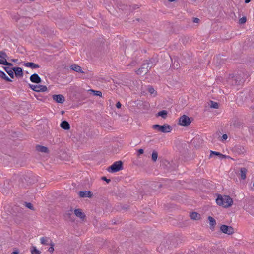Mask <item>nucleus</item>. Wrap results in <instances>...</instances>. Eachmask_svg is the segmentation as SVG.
<instances>
[{"label": "nucleus", "instance_id": "f257e3e1", "mask_svg": "<svg viewBox=\"0 0 254 254\" xmlns=\"http://www.w3.org/2000/svg\"><path fill=\"white\" fill-rule=\"evenodd\" d=\"M249 74L245 71H240L235 76L229 78V82L232 85H240L243 84L249 77Z\"/></svg>", "mask_w": 254, "mask_h": 254}, {"label": "nucleus", "instance_id": "f03ea898", "mask_svg": "<svg viewBox=\"0 0 254 254\" xmlns=\"http://www.w3.org/2000/svg\"><path fill=\"white\" fill-rule=\"evenodd\" d=\"M216 202L218 205L222 206L224 208H228L232 205L233 201L229 195L222 196L218 194L216 199Z\"/></svg>", "mask_w": 254, "mask_h": 254}, {"label": "nucleus", "instance_id": "7ed1b4c3", "mask_svg": "<svg viewBox=\"0 0 254 254\" xmlns=\"http://www.w3.org/2000/svg\"><path fill=\"white\" fill-rule=\"evenodd\" d=\"M152 128L154 129L157 130L158 131L163 133H169L170 132L172 129V127L171 126L168 124H164L163 125H160L158 124L153 125Z\"/></svg>", "mask_w": 254, "mask_h": 254}, {"label": "nucleus", "instance_id": "20e7f679", "mask_svg": "<svg viewBox=\"0 0 254 254\" xmlns=\"http://www.w3.org/2000/svg\"><path fill=\"white\" fill-rule=\"evenodd\" d=\"M123 169V163L122 161H118L114 162L107 169L109 172L115 173Z\"/></svg>", "mask_w": 254, "mask_h": 254}, {"label": "nucleus", "instance_id": "39448f33", "mask_svg": "<svg viewBox=\"0 0 254 254\" xmlns=\"http://www.w3.org/2000/svg\"><path fill=\"white\" fill-rule=\"evenodd\" d=\"M150 69L151 68L148 66L146 63L144 61L141 67L136 71V73L137 75H144L147 73Z\"/></svg>", "mask_w": 254, "mask_h": 254}, {"label": "nucleus", "instance_id": "423d86ee", "mask_svg": "<svg viewBox=\"0 0 254 254\" xmlns=\"http://www.w3.org/2000/svg\"><path fill=\"white\" fill-rule=\"evenodd\" d=\"M191 123V119L186 115L181 116L179 119V124L182 126H188Z\"/></svg>", "mask_w": 254, "mask_h": 254}, {"label": "nucleus", "instance_id": "0eeeda50", "mask_svg": "<svg viewBox=\"0 0 254 254\" xmlns=\"http://www.w3.org/2000/svg\"><path fill=\"white\" fill-rule=\"evenodd\" d=\"M29 87L32 90L37 92H45L47 90V87L45 85H33L29 84Z\"/></svg>", "mask_w": 254, "mask_h": 254}, {"label": "nucleus", "instance_id": "6e6552de", "mask_svg": "<svg viewBox=\"0 0 254 254\" xmlns=\"http://www.w3.org/2000/svg\"><path fill=\"white\" fill-rule=\"evenodd\" d=\"M220 230L223 233L227 235H232L234 233V229L233 227L226 225H222L220 226Z\"/></svg>", "mask_w": 254, "mask_h": 254}, {"label": "nucleus", "instance_id": "1a4fd4ad", "mask_svg": "<svg viewBox=\"0 0 254 254\" xmlns=\"http://www.w3.org/2000/svg\"><path fill=\"white\" fill-rule=\"evenodd\" d=\"M185 239L181 235H177L173 236L171 239L172 242V246L176 247L179 244L182 243L184 241Z\"/></svg>", "mask_w": 254, "mask_h": 254}, {"label": "nucleus", "instance_id": "9d476101", "mask_svg": "<svg viewBox=\"0 0 254 254\" xmlns=\"http://www.w3.org/2000/svg\"><path fill=\"white\" fill-rule=\"evenodd\" d=\"M53 99L57 103L62 104L65 101L64 97L62 94H55L52 96Z\"/></svg>", "mask_w": 254, "mask_h": 254}, {"label": "nucleus", "instance_id": "9b49d317", "mask_svg": "<svg viewBox=\"0 0 254 254\" xmlns=\"http://www.w3.org/2000/svg\"><path fill=\"white\" fill-rule=\"evenodd\" d=\"M13 70L14 72V74H15V76L17 78L23 77V72L22 69L21 67H13Z\"/></svg>", "mask_w": 254, "mask_h": 254}, {"label": "nucleus", "instance_id": "f8f14e48", "mask_svg": "<svg viewBox=\"0 0 254 254\" xmlns=\"http://www.w3.org/2000/svg\"><path fill=\"white\" fill-rule=\"evenodd\" d=\"M30 80L32 82L37 84L40 83L42 81L41 78L36 73L32 74L30 77Z\"/></svg>", "mask_w": 254, "mask_h": 254}, {"label": "nucleus", "instance_id": "ddd939ff", "mask_svg": "<svg viewBox=\"0 0 254 254\" xmlns=\"http://www.w3.org/2000/svg\"><path fill=\"white\" fill-rule=\"evenodd\" d=\"M78 195L80 197L84 198V197H88V198H91L93 196V193L91 191H80L78 192Z\"/></svg>", "mask_w": 254, "mask_h": 254}, {"label": "nucleus", "instance_id": "4468645a", "mask_svg": "<svg viewBox=\"0 0 254 254\" xmlns=\"http://www.w3.org/2000/svg\"><path fill=\"white\" fill-rule=\"evenodd\" d=\"M182 63L183 64H187L188 63L190 62V55L187 53H184L181 57Z\"/></svg>", "mask_w": 254, "mask_h": 254}, {"label": "nucleus", "instance_id": "2eb2a0df", "mask_svg": "<svg viewBox=\"0 0 254 254\" xmlns=\"http://www.w3.org/2000/svg\"><path fill=\"white\" fill-rule=\"evenodd\" d=\"M144 61L146 63L148 66L150 67V68L154 66L157 62V60H156V59L153 57L148 60H146Z\"/></svg>", "mask_w": 254, "mask_h": 254}, {"label": "nucleus", "instance_id": "dca6fc26", "mask_svg": "<svg viewBox=\"0 0 254 254\" xmlns=\"http://www.w3.org/2000/svg\"><path fill=\"white\" fill-rule=\"evenodd\" d=\"M167 164H165L169 171H172L177 168L178 165L173 162L166 161Z\"/></svg>", "mask_w": 254, "mask_h": 254}, {"label": "nucleus", "instance_id": "f3484780", "mask_svg": "<svg viewBox=\"0 0 254 254\" xmlns=\"http://www.w3.org/2000/svg\"><path fill=\"white\" fill-rule=\"evenodd\" d=\"M74 213L77 217H79L82 220H84L86 217V215L83 212H82V210L80 209H75Z\"/></svg>", "mask_w": 254, "mask_h": 254}, {"label": "nucleus", "instance_id": "a211bd4d", "mask_svg": "<svg viewBox=\"0 0 254 254\" xmlns=\"http://www.w3.org/2000/svg\"><path fill=\"white\" fill-rule=\"evenodd\" d=\"M36 149L38 152H41L42 153H48L49 152V149L47 147L40 145H37L36 146Z\"/></svg>", "mask_w": 254, "mask_h": 254}, {"label": "nucleus", "instance_id": "6ab92c4d", "mask_svg": "<svg viewBox=\"0 0 254 254\" xmlns=\"http://www.w3.org/2000/svg\"><path fill=\"white\" fill-rule=\"evenodd\" d=\"M23 65L26 67H30L32 69H35L40 67V66L38 64H37L33 62L24 63Z\"/></svg>", "mask_w": 254, "mask_h": 254}, {"label": "nucleus", "instance_id": "aec40b11", "mask_svg": "<svg viewBox=\"0 0 254 254\" xmlns=\"http://www.w3.org/2000/svg\"><path fill=\"white\" fill-rule=\"evenodd\" d=\"M70 68L71 69L77 72L84 73V72L82 71L81 67L75 64H73L70 65Z\"/></svg>", "mask_w": 254, "mask_h": 254}, {"label": "nucleus", "instance_id": "412c9836", "mask_svg": "<svg viewBox=\"0 0 254 254\" xmlns=\"http://www.w3.org/2000/svg\"><path fill=\"white\" fill-rule=\"evenodd\" d=\"M60 127L62 128L64 130H69L70 128V126L69 123L66 121H63L61 124Z\"/></svg>", "mask_w": 254, "mask_h": 254}, {"label": "nucleus", "instance_id": "4be33fe9", "mask_svg": "<svg viewBox=\"0 0 254 254\" xmlns=\"http://www.w3.org/2000/svg\"><path fill=\"white\" fill-rule=\"evenodd\" d=\"M2 67L11 78H14V75L13 67L12 68H10L8 66H3Z\"/></svg>", "mask_w": 254, "mask_h": 254}, {"label": "nucleus", "instance_id": "5701e85b", "mask_svg": "<svg viewBox=\"0 0 254 254\" xmlns=\"http://www.w3.org/2000/svg\"><path fill=\"white\" fill-rule=\"evenodd\" d=\"M41 243L44 245H50L49 243L53 242L52 240L48 237H42L40 239Z\"/></svg>", "mask_w": 254, "mask_h": 254}, {"label": "nucleus", "instance_id": "b1692460", "mask_svg": "<svg viewBox=\"0 0 254 254\" xmlns=\"http://www.w3.org/2000/svg\"><path fill=\"white\" fill-rule=\"evenodd\" d=\"M208 219L209 221V224L210 226V229L213 231L214 230V227L216 225V220L214 218L211 216H209L208 217Z\"/></svg>", "mask_w": 254, "mask_h": 254}, {"label": "nucleus", "instance_id": "393cba45", "mask_svg": "<svg viewBox=\"0 0 254 254\" xmlns=\"http://www.w3.org/2000/svg\"><path fill=\"white\" fill-rule=\"evenodd\" d=\"M121 9H122L123 10H128L129 11V12H130V11L131 12H132L133 10H135L137 8H138V6L137 5H135L133 6V8L132 9H131V6H127V5H126V6H121Z\"/></svg>", "mask_w": 254, "mask_h": 254}, {"label": "nucleus", "instance_id": "a878e982", "mask_svg": "<svg viewBox=\"0 0 254 254\" xmlns=\"http://www.w3.org/2000/svg\"><path fill=\"white\" fill-rule=\"evenodd\" d=\"M212 155H216V156H219V157L221 159H223V158H226L227 157H229L228 156H226V155H223L221 153H220V152H216V151H211L210 152V157H212Z\"/></svg>", "mask_w": 254, "mask_h": 254}, {"label": "nucleus", "instance_id": "bb28decb", "mask_svg": "<svg viewBox=\"0 0 254 254\" xmlns=\"http://www.w3.org/2000/svg\"><path fill=\"white\" fill-rule=\"evenodd\" d=\"M0 77L5 80L7 82H12V80L9 78L6 74L2 71L0 70Z\"/></svg>", "mask_w": 254, "mask_h": 254}, {"label": "nucleus", "instance_id": "cd10ccee", "mask_svg": "<svg viewBox=\"0 0 254 254\" xmlns=\"http://www.w3.org/2000/svg\"><path fill=\"white\" fill-rule=\"evenodd\" d=\"M190 216L193 220H197L200 218V215L197 212H192L190 214Z\"/></svg>", "mask_w": 254, "mask_h": 254}, {"label": "nucleus", "instance_id": "c85d7f7f", "mask_svg": "<svg viewBox=\"0 0 254 254\" xmlns=\"http://www.w3.org/2000/svg\"><path fill=\"white\" fill-rule=\"evenodd\" d=\"M247 172V169L245 168H240V172H241V178L243 180H244L246 178V173Z\"/></svg>", "mask_w": 254, "mask_h": 254}, {"label": "nucleus", "instance_id": "c756f323", "mask_svg": "<svg viewBox=\"0 0 254 254\" xmlns=\"http://www.w3.org/2000/svg\"><path fill=\"white\" fill-rule=\"evenodd\" d=\"M168 112L166 110H162L157 114V116H160L163 119H165L167 116Z\"/></svg>", "mask_w": 254, "mask_h": 254}, {"label": "nucleus", "instance_id": "7c9ffc66", "mask_svg": "<svg viewBox=\"0 0 254 254\" xmlns=\"http://www.w3.org/2000/svg\"><path fill=\"white\" fill-rule=\"evenodd\" d=\"M172 67L175 69H178L180 67V64L177 60L174 59V61L172 64Z\"/></svg>", "mask_w": 254, "mask_h": 254}, {"label": "nucleus", "instance_id": "2f4dec72", "mask_svg": "<svg viewBox=\"0 0 254 254\" xmlns=\"http://www.w3.org/2000/svg\"><path fill=\"white\" fill-rule=\"evenodd\" d=\"M8 57L6 53L4 51H0V58L3 60H6V59L8 58Z\"/></svg>", "mask_w": 254, "mask_h": 254}, {"label": "nucleus", "instance_id": "473e14b6", "mask_svg": "<svg viewBox=\"0 0 254 254\" xmlns=\"http://www.w3.org/2000/svg\"><path fill=\"white\" fill-rule=\"evenodd\" d=\"M89 92H92L93 93V95L97 96H102V92L100 91H96L93 89H90L89 90Z\"/></svg>", "mask_w": 254, "mask_h": 254}, {"label": "nucleus", "instance_id": "72a5a7b5", "mask_svg": "<svg viewBox=\"0 0 254 254\" xmlns=\"http://www.w3.org/2000/svg\"><path fill=\"white\" fill-rule=\"evenodd\" d=\"M210 106L212 108L218 109L219 108V104L218 103H217L216 102L211 101Z\"/></svg>", "mask_w": 254, "mask_h": 254}, {"label": "nucleus", "instance_id": "f704fd0d", "mask_svg": "<svg viewBox=\"0 0 254 254\" xmlns=\"http://www.w3.org/2000/svg\"><path fill=\"white\" fill-rule=\"evenodd\" d=\"M152 160L153 161L155 162L158 157V153L156 151H153L152 154Z\"/></svg>", "mask_w": 254, "mask_h": 254}, {"label": "nucleus", "instance_id": "c9c22d12", "mask_svg": "<svg viewBox=\"0 0 254 254\" xmlns=\"http://www.w3.org/2000/svg\"><path fill=\"white\" fill-rule=\"evenodd\" d=\"M147 90L151 94H154L155 95L157 94L156 91H155L152 86L148 87Z\"/></svg>", "mask_w": 254, "mask_h": 254}, {"label": "nucleus", "instance_id": "e433bc0d", "mask_svg": "<svg viewBox=\"0 0 254 254\" xmlns=\"http://www.w3.org/2000/svg\"><path fill=\"white\" fill-rule=\"evenodd\" d=\"M40 253L41 252L35 247H32V249L31 250L32 254H40Z\"/></svg>", "mask_w": 254, "mask_h": 254}, {"label": "nucleus", "instance_id": "4c0bfd02", "mask_svg": "<svg viewBox=\"0 0 254 254\" xmlns=\"http://www.w3.org/2000/svg\"><path fill=\"white\" fill-rule=\"evenodd\" d=\"M49 244H50V247L49 248L48 251L50 253H52L54 251V246L55 245V244L53 242H51V243H49Z\"/></svg>", "mask_w": 254, "mask_h": 254}, {"label": "nucleus", "instance_id": "58836bf2", "mask_svg": "<svg viewBox=\"0 0 254 254\" xmlns=\"http://www.w3.org/2000/svg\"><path fill=\"white\" fill-rule=\"evenodd\" d=\"M1 64L9 66H13V64L12 63L8 62L6 60H3Z\"/></svg>", "mask_w": 254, "mask_h": 254}, {"label": "nucleus", "instance_id": "ea45409f", "mask_svg": "<svg viewBox=\"0 0 254 254\" xmlns=\"http://www.w3.org/2000/svg\"><path fill=\"white\" fill-rule=\"evenodd\" d=\"M12 18L15 20L16 21H18L20 18V16L18 14H15V15H12Z\"/></svg>", "mask_w": 254, "mask_h": 254}, {"label": "nucleus", "instance_id": "a19ab883", "mask_svg": "<svg viewBox=\"0 0 254 254\" xmlns=\"http://www.w3.org/2000/svg\"><path fill=\"white\" fill-rule=\"evenodd\" d=\"M25 206L31 210H34V207L31 203L25 202Z\"/></svg>", "mask_w": 254, "mask_h": 254}, {"label": "nucleus", "instance_id": "79ce46f5", "mask_svg": "<svg viewBox=\"0 0 254 254\" xmlns=\"http://www.w3.org/2000/svg\"><path fill=\"white\" fill-rule=\"evenodd\" d=\"M247 21L246 17L243 16L239 19V23L243 24L246 23Z\"/></svg>", "mask_w": 254, "mask_h": 254}, {"label": "nucleus", "instance_id": "37998d69", "mask_svg": "<svg viewBox=\"0 0 254 254\" xmlns=\"http://www.w3.org/2000/svg\"><path fill=\"white\" fill-rule=\"evenodd\" d=\"M72 210L71 209L69 211H68L66 213H65V217H68L69 219H71V215H72Z\"/></svg>", "mask_w": 254, "mask_h": 254}, {"label": "nucleus", "instance_id": "c03bdc74", "mask_svg": "<svg viewBox=\"0 0 254 254\" xmlns=\"http://www.w3.org/2000/svg\"><path fill=\"white\" fill-rule=\"evenodd\" d=\"M102 180L105 181L107 183H109L111 182V180L107 179L106 177L103 176L101 178Z\"/></svg>", "mask_w": 254, "mask_h": 254}, {"label": "nucleus", "instance_id": "a18cd8bd", "mask_svg": "<svg viewBox=\"0 0 254 254\" xmlns=\"http://www.w3.org/2000/svg\"><path fill=\"white\" fill-rule=\"evenodd\" d=\"M144 152V150L143 149H139L138 150V151H137V153H138V155H140L141 154H142Z\"/></svg>", "mask_w": 254, "mask_h": 254}, {"label": "nucleus", "instance_id": "49530a36", "mask_svg": "<svg viewBox=\"0 0 254 254\" xmlns=\"http://www.w3.org/2000/svg\"><path fill=\"white\" fill-rule=\"evenodd\" d=\"M192 21L194 23H198L200 21V20L198 18L193 17Z\"/></svg>", "mask_w": 254, "mask_h": 254}, {"label": "nucleus", "instance_id": "de8ad7c7", "mask_svg": "<svg viewBox=\"0 0 254 254\" xmlns=\"http://www.w3.org/2000/svg\"><path fill=\"white\" fill-rule=\"evenodd\" d=\"M116 106L117 108L119 109L121 108L122 104L120 102H118L116 104Z\"/></svg>", "mask_w": 254, "mask_h": 254}, {"label": "nucleus", "instance_id": "09e8293b", "mask_svg": "<svg viewBox=\"0 0 254 254\" xmlns=\"http://www.w3.org/2000/svg\"><path fill=\"white\" fill-rule=\"evenodd\" d=\"M228 138L227 135L226 134H223L222 137V139L223 140H226Z\"/></svg>", "mask_w": 254, "mask_h": 254}, {"label": "nucleus", "instance_id": "8fccbe9b", "mask_svg": "<svg viewBox=\"0 0 254 254\" xmlns=\"http://www.w3.org/2000/svg\"><path fill=\"white\" fill-rule=\"evenodd\" d=\"M199 254H210V252L208 251H207L205 253V254H204V252H202L201 253H200Z\"/></svg>", "mask_w": 254, "mask_h": 254}, {"label": "nucleus", "instance_id": "3c124183", "mask_svg": "<svg viewBox=\"0 0 254 254\" xmlns=\"http://www.w3.org/2000/svg\"><path fill=\"white\" fill-rule=\"evenodd\" d=\"M11 254H19V252L17 251H15L12 252Z\"/></svg>", "mask_w": 254, "mask_h": 254}, {"label": "nucleus", "instance_id": "603ef678", "mask_svg": "<svg viewBox=\"0 0 254 254\" xmlns=\"http://www.w3.org/2000/svg\"><path fill=\"white\" fill-rule=\"evenodd\" d=\"M17 59H11V61L13 62H16V61H17Z\"/></svg>", "mask_w": 254, "mask_h": 254}, {"label": "nucleus", "instance_id": "864d4df0", "mask_svg": "<svg viewBox=\"0 0 254 254\" xmlns=\"http://www.w3.org/2000/svg\"><path fill=\"white\" fill-rule=\"evenodd\" d=\"M251 0H245V2L246 3H248L251 1Z\"/></svg>", "mask_w": 254, "mask_h": 254}, {"label": "nucleus", "instance_id": "5fc2aeb1", "mask_svg": "<svg viewBox=\"0 0 254 254\" xmlns=\"http://www.w3.org/2000/svg\"><path fill=\"white\" fill-rule=\"evenodd\" d=\"M169 2H174L176 0H168Z\"/></svg>", "mask_w": 254, "mask_h": 254}, {"label": "nucleus", "instance_id": "6e6d98bb", "mask_svg": "<svg viewBox=\"0 0 254 254\" xmlns=\"http://www.w3.org/2000/svg\"><path fill=\"white\" fill-rule=\"evenodd\" d=\"M3 61V60L0 59V64H1Z\"/></svg>", "mask_w": 254, "mask_h": 254}, {"label": "nucleus", "instance_id": "4d7b16f0", "mask_svg": "<svg viewBox=\"0 0 254 254\" xmlns=\"http://www.w3.org/2000/svg\"><path fill=\"white\" fill-rule=\"evenodd\" d=\"M35 97H37V96L35 95ZM36 98H37V99H38V100H41V99H39V98H38V97H36Z\"/></svg>", "mask_w": 254, "mask_h": 254}, {"label": "nucleus", "instance_id": "13d9d810", "mask_svg": "<svg viewBox=\"0 0 254 254\" xmlns=\"http://www.w3.org/2000/svg\"><path fill=\"white\" fill-rule=\"evenodd\" d=\"M253 186L254 187V183H253Z\"/></svg>", "mask_w": 254, "mask_h": 254}]
</instances>
